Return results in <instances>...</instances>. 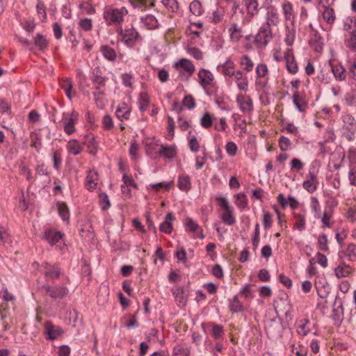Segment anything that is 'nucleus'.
Returning <instances> with one entry per match:
<instances>
[{
    "label": "nucleus",
    "mask_w": 356,
    "mask_h": 356,
    "mask_svg": "<svg viewBox=\"0 0 356 356\" xmlns=\"http://www.w3.org/2000/svg\"><path fill=\"white\" fill-rule=\"evenodd\" d=\"M44 330L46 339L49 341L56 339L64 333L63 330L60 326L55 325L50 321L44 323Z\"/></svg>",
    "instance_id": "obj_1"
},
{
    "label": "nucleus",
    "mask_w": 356,
    "mask_h": 356,
    "mask_svg": "<svg viewBox=\"0 0 356 356\" xmlns=\"http://www.w3.org/2000/svg\"><path fill=\"white\" fill-rule=\"evenodd\" d=\"M183 104L188 109H193L195 107V100L191 95H186L183 99Z\"/></svg>",
    "instance_id": "obj_52"
},
{
    "label": "nucleus",
    "mask_w": 356,
    "mask_h": 356,
    "mask_svg": "<svg viewBox=\"0 0 356 356\" xmlns=\"http://www.w3.org/2000/svg\"><path fill=\"white\" fill-rule=\"evenodd\" d=\"M104 17L109 24L121 22L122 21V16L118 8H110L104 13Z\"/></svg>",
    "instance_id": "obj_8"
},
{
    "label": "nucleus",
    "mask_w": 356,
    "mask_h": 356,
    "mask_svg": "<svg viewBox=\"0 0 356 356\" xmlns=\"http://www.w3.org/2000/svg\"><path fill=\"white\" fill-rule=\"evenodd\" d=\"M324 11L323 13V18L327 24H332L335 20L334 10L332 8H329L325 5L323 6Z\"/></svg>",
    "instance_id": "obj_26"
},
{
    "label": "nucleus",
    "mask_w": 356,
    "mask_h": 356,
    "mask_svg": "<svg viewBox=\"0 0 356 356\" xmlns=\"http://www.w3.org/2000/svg\"><path fill=\"white\" fill-rule=\"evenodd\" d=\"M100 207L102 211H106L111 207V203L107 194L104 192L100 193L99 195Z\"/></svg>",
    "instance_id": "obj_32"
},
{
    "label": "nucleus",
    "mask_w": 356,
    "mask_h": 356,
    "mask_svg": "<svg viewBox=\"0 0 356 356\" xmlns=\"http://www.w3.org/2000/svg\"><path fill=\"white\" fill-rule=\"evenodd\" d=\"M346 256L351 261H356V244L350 243L346 249Z\"/></svg>",
    "instance_id": "obj_49"
},
{
    "label": "nucleus",
    "mask_w": 356,
    "mask_h": 356,
    "mask_svg": "<svg viewBox=\"0 0 356 356\" xmlns=\"http://www.w3.org/2000/svg\"><path fill=\"white\" fill-rule=\"evenodd\" d=\"M279 147L282 152H286L291 145V140L286 136H282L278 140Z\"/></svg>",
    "instance_id": "obj_44"
},
{
    "label": "nucleus",
    "mask_w": 356,
    "mask_h": 356,
    "mask_svg": "<svg viewBox=\"0 0 356 356\" xmlns=\"http://www.w3.org/2000/svg\"><path fill=\"white\" fill-rule=\"evenodd\" d=\"M284 58L286 60L287 70L293 74H296L298 72V65L292 49H287L284 52Z\"/></svg>",
    "instance_id": "obj_6"
},
{
    "label": "nucleus",
    "mask_w": 356,
    "mask_h": 356,
    "mask_svg": "<svg viewBox=\"0 0 356 356\" xmlns=\"http://www.w3.org/2000/svg\"><path fill=\"white\" fill-rule=\"evenodd\" d=\"M178 188L182 191H188L191 188V178L188 175H181L178 178Z\"/></svg>",
    "instance_id": "obj_21"
},
{
    "label": "nucleus",
    "mask_w": 356,
    "mask_h": 356,
    "mask_svg": "<svg viewBox=\"0 0 356 356\" xmlns=\"http://www.w3.org/2000/svg\"><path fill=\"white\" fill-rule=\"evenodd\" d=\"M101 52L104 57L110 61H113L116 59V53L115 50L108 47V45H103L101 47Z\"/></svg>",
    "instance_id": "obj_23"
},
{
    "label": "nucleus",
    "mask_w": 356,
    "mask_h": 356,
    "mask_svg": "<svg viewBox=\"0 0 356 356\" xmlns=\"http://www.w3.org/2000/svg\"><path fill=\"white\" fill-rule=\"evenodd\" d=\"M282 10L286 20H291V19L293 18L294 15L293 13V6L291 3L286 2L283 3Z\"/></svg>",
    "instance_id": "obj_38"
},
{
    "label": "nucleus",
    "mask_w": 356,
    "mask_h": 356,
    "mask_svg": "<svg viewBox=\"0 0 356 356\" xmlns=\"http://www.w3.org/2000/svg\"><path fill=\"white\" fill-rule=\"evenodd\" d=\"M168 130L165 136L166 139L171 140L175 136V122L172 117H168Z\"/></svg>",
    "instance_id": "obj_36"
},
{
    "label": "nucleus",
    "mask_w": 356,
    "mask_h": 356,
    "mask_svg": "<svg viewBox=\"0 0 356 356\" xmlns=\"http://www.w3.org/2000/svg\"><path fill=\"white\" fill-rule=\"evenodd\" d=\"M189 9L191 13L195 16H200L203 13L202 5L198 0L193 1L190 4Z\"/></svg>",
    "instance_id": "obj_29"
},
{
    "label": "nucleus",
    "mask_w": 356,
    "mask_h": 356,
    "mask_svg": "<svg viewBox=\"0 0 356 356\" xmlns=\"http://www.w3.org/2000/svg\"><path fill=\"white\" fill-rule=\"evenodd\" d=\"M222 220L227 225H232L236 222V218L233 214V209L225 211L221 216Z\"/></svg>",
    "instance_id": "obj_27"
},
{
    "label": "nucleus",
    "mask_w": 356,
    "mask_h": 356,
    "mask_svg": "<svg viewBox=\"0 0 356 356\" xmlns=\"http://www.w3.org/2000/svg\"><path fill=\"white\" fill-rule=\"evenodd\" d=\"M266 14V25H277L279 23V17L275 7L270 6Z\"/></svg>",
    "instance_id": "obj_17"
},
{
    "label": "nucleus",
    "mask_w": 356,
    "mask_h": 356,
    "mask_svg": "<svg viewBox=\"0 0 356 356\" xmlns=\"http://www.w3.org/2000/svg\"><path fill=\"white\" fill-rule=\"evenodd\" d=\"M293 102L296 108L300 112L305 111V108L307 103L300 97V94L298 91H295L293 95Z\"/></svg>",
    "instance_id": "obj_24"
},
{
    "label": "nucleus",
    "mask_w": 356,
    "mask_h": 356,
    "mask_svg": "<svg viewBox=\"0 0 356 356\" xmlns=\"http://www.w3.org/2000/svg\"><path fill=\"white\" fill-rule=\"evenodd\" d=\"M58 214L62 220L65 222H69L70 220V210L65 202H58L56 203Z\"/></svg>",
    "instance_id": "obj_18"
},
{
    "label": "nucleus",
    "mask_w": 356,
    "mask_h": 356,
    "mask_svg": "<svg viewBox=\"0 0 356 356\" xmlns=\"http://www.w3.org/2000/svg\"><path fill=\"white\" fill-rule=\"evenodd\" d=\"M229 307L232 313H238L243 311V306L237 296H235L232 300H229Z\"/></svg>",
    "instance_id": "obj_25"
},
{
    "label": "nucleus",
    "mask_w": 356,
    "mask_h": 356,
    "mask_svg": "<svg viewBox=\"0 0 356 356\" xmlns=\"http://www.w3.org/2000/svg\"><path fill=\"white\" fill-rule=\"evenodd\" d=\"M198 77L200 79L199 83L204 89H206L208 86L216 88V83H213L214 80L213 75L209 70L201 69L198 72Z\"/></svg>",
    "instance_id": "obj_2"
},
{
    "label": "nucleus",
    "mask_w": 356,
    "mask_h": 356,
    "mask_svg": "<svg viewBox=\"0 0 356 356\" xmlns=\"http://www.w3.org/2000/svg\"><path fill=\"white\" fill-rule=\"evenodd\" d=\"M140 37L138 32L134 28L126 29L122 35V40L129 47H132L134 42Z\"/></svg>",
    "instance_id": "obj_11"
},
{
    "label": "nucleus",
    "mask_w": 356,
    "mask_h": 356,
    "mask_svg": "<svg viewBox=\"0 0 356 356\" xmlns=\"http://www.w3.org/2000/svg\"><path fill=\"white\" fill-rule=\"evenodd\" d=\"M272 37L273 35L270 26L268 25L263 26L259 29L258 33L254 37V41L265 47L268 43L269 39L272 38Z\"/></svg>",
    "instance_id": "obj_3"
},
{
    "label": "nucleus",
    "mask_w": 356,
    "mask_h": 356,
    "mask_svg": "<svg viewBox=\"0 0 356 356\" xmlns=\"http://www.w3.org/2000/svg\"><path fill=\"white\" fill-rule=\"evenodd\" d=\"M207 325L212 328L211 335L216 339H220L224 335V328L221 325L213 322L208 323Z\"/></svg>",
    "instance_id": "obj_22"
},
{
    "label": "nucleus",
    "mask_w": 356,
    "mask_h": 356,
    "mask_svg": "<svg viewBox=\"0 0 356 356\" xmlns=\"http://www.w3.org/2000/svg\"><path fill=\"white\" fill-rule=\"evenodd\" d=\"M162 3L172 13L176 12L179 8L177 0H162Z\"/></svg>",
    "instance_id": "obj_50"
},
{
    "label": "nucleus",
    "mask_w": 356,
    "mask_h": 356,
    "mask_svg": "<svg viewBox=\"0 0 356 356\" xmlns=\"http://www.w3.org/2000/svg\"><path fill=\"white\" fill-rule=\"evenodd\" d=\"M64 236L61 232H54L51 229H47L44 232L43 238L48 241L51 245L57 243Z\"/></svg>",
    "instance_id": "obj_13"
},
{
    "label": "nucleus",
    "mask_w": 356,
    "mask_h": 356,
    "mask_svg": "<svg viewBox=\"0 0 356 356\" xmlns=\"http://www.w3.org/2000/svg\"><path fill=\"white\" fill-rule=\"evenodd\" d=\"M186 229L191 232H195L198 228V224L191 218H187L185 222Z\"/></svg>",
    "instance_id": "obj_54"
},
{
    "label": "nucleus",
    "mask_w": 356,
    "mask_h": 356,
    "mask_svg": "<svg viewBox=\"0 0 356 356\" xmlns=\"http://www.w3.org/2000/svg\"><path fill=\"white\" fill-rule=\"evenodd\" d=\"M350 268V266L348 264H346L344 262H341L337 267L334 268V273L336 277L340 279L349 276L351 273L349 270Z\"/></svg>",
    "instance_id": "obj_16"
},
{
    "label": "nucleus",
    "mask_w": 356,
    "mask_h": 356,
    "mask_svg": "<svg viewBox=\"0 0 356 356\" xmlns=\"http://www.w3.org/2000/svg\"><path fill=\"white\" fill-rule=\"evenodd\" d=\"M273 224L272 216L268 212L263 213V225L265 229H269Z\"/></svg>",
    "instance_id": "obj_59"
},
{
    "label": "nucleus",
    "mask_w": 356,
    "mask_h": 356,
    "mask_svg": "<svg viewBox=\"0 0 356 356\" xmlns=\"http://www.w3.org/2000/svg\"><path fill=\"white\" fill-rule=\"evenodd\" d=\"M42 288L46 291V293L53 299L63 298L68 293V289L65 286H43Z\"/></svg>",
    "instance_id": "obj_4"
},
{
    "label": "nucleus",
    "mask_w": 356,
    "mask_h": 356,
    "mask_svg": "<svg viewBox=\"0 0 356 356\" xmlns=\"http://www.w3.org/2000/svg\"><path fill=\"white\" fill-rule=\"evenodd\" d=\"M149 97L147 92H141L139 97V109L140 111H145L149 106Z\"/></svg>",
    "instance_id": "obj_33"
},
{
    "label": "nucleus",
    "mask_w": 356,
    "mask_h": 356,
    "mask_svg": "<svg viewBox=\"0 0 356 356\" xmlns=\"http://www.w3.org/2000/svg\"><path fill=\"white\" fill-rule=\"evenodd\" d=\"M224 13H225V11H224L223 8H222V10H220L218 9L216 10H214L212 14L213 17L211 19V22L213 24H218L220 22H221L222 19V17L224 16Z\"/></svg>",
    "instance_id": "obj_58"
},
{
    "label": "nucleus",
    "mask_w": 356,
    "mask_h": 356,
    "mask_svg": "<svg viewBox=\"0 0 356 356\" xmlns=\"http://www.w3.org/2000/svg\"><path fill=\"white\" fill-rule=\"evenodd\" d=\"M309 44L316 52L322 51L324 45L323 38L318 31L314 32L312 38L309 40Z\"/></svg>",
    "instance_id": "obj_10"
},
{
    "label": "nucleus",
    "mask_w": 356,
    "mask_h": 356,
    "mask_svg": "<svg viewBox=\"0 0 356 356\" xmlns=\"http://www.w3.org/2000/svg\"><path fill=\"white\" fill-rule=\"evenodd\" d=\"M235 79H236L237 87L241 90H246L248 86L247 76L241 70L235 72Z\"/></svg>",
    "instance_id": "obj_14"
},
{
    "label": "nucleus",
    "mask_w": 356,
    "mask_h": 356,
    "mask_svg": "<svg viewBox=\"0 0 356 356\" xmlns=\"http://www.w3.org/2000/svg\"><path fill=\"white\" fill-rule=\"evenodd\" d=\"M186 51L196 60H201L202 58V52L197 47H188Z\"/></svg>",
    "instance_id": "obj_48"
},
{
    "label": "nucleus",
    "mask_w": 356,
    "mask_h": 356,
    "mask_svg": "<svg viewBox=\"0 0 356 356\" xmlns=\"http://www.w3.org/2000/svg\"><path fill=\"white\" fill-rule=\"evenodd\" d=\"M60 275V269L58 268V266H53L52 268H50L49 269H47V270L45 271L46 277L51 280L58 278Z\"/></svg>",
    "instance_id": "obj_41"
},
{
    "label": "nucleus",
    "mask_w": 356,
    "mask_h": 356,
    "mask_svg": "<svg viewBox=\"0 0 356 356\" xmlns=\"http://www.w3.org/2000/svg\"><path fill=\"white\" fill-rule=\"evenodd\" d=\"M180 67L186 72H188L190 75H191L195 72V66L193 63L186 59L181 58L179 63Z\"/></svg>",
    "instance_id": "obj_28"
},
{
    "label": "nucleus",
    "mask_w": 356,
    "mask_h": 356,
    "mask_svg": "<svg viewBox=\"0 0 356 356\" xmlns=\"http://www.w3.org/2000/svg\"><path fill=\"white\" fill-rule=\"evenodd\" d=\"M216 201L218 202V205L222 207L225 211L233 209L231 206H229V202L225 197H216Z\"/></svg>",
    "instance_id": "obj_64"
},
{
    "label": "nucleus",
    "mask_w": 356,
    "mask_h": 356,
    "mask_svg": "<svg viewBox=\"0 0 356 356\" xmlns=\"http://www.w3.org/2000/svg\"><path fill=\"white\" fill-rule=\"evenodd\" d=\"M347 47L356 51V30L350 31V38L347 41Z\"/></svg>",
    "instance_id": "obj_53"
},
{
    "label": "nucleus",
    "mask_w": 356,
    "mask_h": 356,
    "mask_svg": "<svg viewBox=\"0 0 356 356\" xmlns=\"http://www.w3.org/2000/svg\"><path fill=\"white\" fill-rule=\"evenodd\" d=\"M31 146L36 149L38 152H40L41 147H42V143H41V138L39 137V136L35 134V132H31Z\"/></svg>",
    "instance_id": "obj_39"
},
{
    "label": "nucleus",
    "mask_w": 356,
    "mask_h": 356,
    "mask_svg": "<svg viewBox=\"0 0 356 356\" xmlns=\"http://www.w3.org/2000/svg\"><path fill=\"white\" fill-rule=\"evenodd\" d=\"M213 121V119L211 115L209 113L207 112L202 115L200 120V124L204 128L208 129L212 126Z\"/></svg>",
    "instance_id": "obj_40"
},
{
    "label": "nucleus",
    "mask_w": 356,
    "mask_h": 356,
    "mask_svg": "<svg viewBox=\"0 0 356 356\" xmlns=\"http://www.w3.org/2000/svg\"><path fill=\"white\" fill-rule=\"evenodd\" d=\"M172 185H173L172 181H171L170 182L163 181V182H158L156 184H151L149 185V187H150L156 191H159L161 188H164L166 191H168Z\"/></svg>",
    "instance_id": "obj_46"
},
{
    "label": "nucleus",
    "mask_w": 356,
    "mask_h": 356,
    "mask_svg": "<svg viewBox=\"0 0 356 356\" xmlns=\"http://www.w3.org/2000/svg\"><path fill=\"white\" fill-rule=\"evenodd\" d=\"M107 80V77L102 76V70L99 66L92 69L91 81L94 84L105 87Z\"/></svg>",
    "instance_id": "obj_12"
},
{
    "label": "nucleus",
    "mask_w": 356,
    "mask_h": 356,
    "mask_svg": "<svg viewBox=\"0 0 356 356\" xmlns=\"http://www.w3.org/2000/svg\"><path fill=\"white\" fill-rule=\"evenodd\" d=\"M156 154L165 159H172L177 156V148L174 145H161Z\"/></svg>",
    "instance_id": "obj_7"
},
{
    "label": "nucleus",
    "mask_w": 356,
    "mask_h": 356,
    "mask_svg": "<svg viewBox=\"0 0 356 356\" xmlns=\"http://www.w3.org/2000/svg\"><path fill=\"white\" fill-rule=\"evenodd\" d=\"M220 67L222 68V72L225 76H232L235 74V71L232 70L235 65L231 59L228 58L223 64L218 65L217 68L219 69Z\"/></svg>",
    "instance_id": "obj_20"
},
{
    "label": "nucleus",
    "mask_w": 356,
    "mask_h": 356,
    "mask_svg": "<svg viewBox=\"0 0 356 356\" xmlns=\"http://www.w3.org/2000/svg\"><path fill=\"white\" fill-rule=\"evenodd\" d=\"M33 44V47H38V50L43 51L48 47L49 42L43 35L37 33L34 38V44Z\"/></svg>",
    "instance_id": "obj_19"
},
{
    "label": "nucleus",
    "mask_w": 356,
    "mask_h": 356,
    "mask_svg": "<svg viewBox=\"0 0 356 356\" xmlns=\"http://www.w3.org/2000/svg\"><path fill=\"white\" fill-rule=\"evenodd\" d=\"M64 131L67 135L75 132L74 120L72 118H68L64 121Z\"/></svg>",
    "instance_id": "obj_37"
},
{
    "label": "nucleus",
    "mask_w": 356,
    "mask_h": 356,
    "mask_svg": "<svg viewBox=\"0 0 356 356\" xmlns=\"http://www.w3.org/2000/svg\"><path fill=\"white\" fill-rule=\"evenodd\" d=\"M180 355H183V356H189L190 350L179 345H177L173 348V355L179 356Z\"/></svg>",
    "instance_id": "obj_56"
},
{
    "label": "nucleus",
    "mask_w": 356,
    "mask_h": 356,
    "mask_svg": "<svg viewBox=\"0 0 356 356\" xmlns=\"http://www.w3.org/2000/svg\"><path fill=\"white\" fill-rule=\"evenodd\" d=\"M344 122L346 124V129L353 134L356 130V122L354 118L351 115H348L344 120Z\"/></svg>",
    "instance_id": "obj_47"
},
{
    "label": "nucleus",
    "mask_w": 356,
    "mask_h": 356,
    "mask_svg": "<svg viewBox=\"0 0 356 356\" xmlns=\"http://www.w3.org/2000/svg\"><path fill=\"white\" fill-rule=\"evenodd\" d=\"M332 71L334 77L339 81H343L346 79L345 69L342 65L332 67Z\"/></svg>",
    "instance_id": "obj_34"
},
{
    "label": "nucleus",
    "mask_w": 356,
    "mask_h": 356,
    "mask_svg": "<svg viewBox=\"0 0 356 356\" xmlns=\"http://www.w3.org/2000/svg\"><path fill=\"white\" fill-rule=\"evenodd\" d=\"M241 65H245L244 70L247 72H250L253 67L254 63L248 55H243L241 58Z\"/></svg>",
    "instance_id": "obj_51"
},
{
    "label": "nucleus",
    "mask_w": 356,
    "mask_h": 356,
    "mask_svg": "<svg viewBox=\"0 0 356 356\" xmlns=\"http://www.w3.org/2000/svg\"><path fill=\"white\" fill-rule=\"evenodd\" d=\"M256 73L258 78L264 77L268 73V67L266 64H259L256 68Z\"/></svg>",
    "instance_id": "obj_61"
},
{
    "label": "nucleus",
    "mask_w": 356,
    "mask_h": 356,
    "mask_svg": "<svg viewBox=\"0 0 356 356\" xmlns=\"http://www.w3.org/2000/svg\"><path fill=\"white\" fill-rule=\"evenodd\" d=\"M102 123L104 128L106 130H111L113 128V120L109 115L104 116Z\"/></svg>",
    "instance_id": "obj_63"
},
{
    "label": "nucleus",
    "mask_w": 356,
    "mask_h": 356,
    "mask_svg": "<svg viewBox=\"0 0 356 356\" xmlns=\"http://www.w3.org/2000/svg\"><path fill=\"white\" fill-rule=\"evenodd\" d=\"M245 6L247 7L248 15L252 17L258 11L259 3L257 0H248V1L246 2Z\"/></svg>",
    "instance_id": "obj_31"
},
{
    "label": "nucleus",
    "mask_w": 356,
    "mask_h": 356,
    "mask_svg": "<svg viewBox=\"0 0 356 356\" xmlns=\"http://www.w3.org/2000/svg\"><path fill=\"white\" fill-rule=\"evenodd\" d=\"M81 28L85 31H89L92 29V23L90 18L81 19L79 22Z\"/></svg>",
    "instance_id": "obj_55"
},
{
    "label": "nucleus",
    "mask_w": 356,
    "mask_h": 356,
    "mask_svg": "<svg viewBox=\"0 0 356 356\" xmlns=\"http://www.w3.org/2000/svg\"><path fill=\"white\" fill-rule=\"evenodd\" d=\"M225 149H226L227 153L229 156H234L236 155L238 148H237L236 145L234 142H228L226 144Z\"/></svg>",
    "instance_id": "obj_62"
},
{
    "label": "nucleus",
    "mask_w": 356,
    "mask_h": 356,
    "mask_svg": "<svg viewBox=\"0 0 356 356\" xmlns=\"http://www.w3.org/2000/svg\"><path fill=\"white\" fill-rule=\"evenodd\" d=\"M172 292L179 307H184L186 305L189 293L188 289L180 286L172 290Z\"/></svg>",
    "instance_id": "obj_5"
},
{
    "label": "nucleus",
    "mask_w": 356,
    "mask_h": 356,
    "mask_svg": "<svg viewBox=\"0 0 356 356\" xmlns=\"http://www.w3.org/2000/svg\"><path fill=\"white\" fill-rule=\"evenodd\" d=\"M293 217L296 219L295 227L300 231L302 232L305 229V218L301 213H294Z\"/></svg>",
    "instance_id": "obj_30"
},
{
    "label": "nucleus",
    "mask_w": 356,
    "mask_h": 356,
    "mask_svg": "<svg viewBox=\"0 0 356 356\" xmlns=\"http://www.w3.org/2000/svg\"><path fill=\"white\" fill-rule=\"evenodd\" d=\"M140 20L149 30H154L159 27L158 20L152 15H147L145 17H141Z\"/></svg>",
    "instance_id": "obj_15"
},
{
    "label": "nucleus",
    "mask_w": 356,
    "mask_h": 356,
    "mask_svg": "<svg viewBox=\"0 0 356 356\" xmlns=\"http://www.w3.org/2000/svg\"><path fill=\"white\" fill-rule=\"evenodd\" d=\"M235 197H236V205L239 208L243 209L245 207H247V206H248V197H247V195L245 193H238Z\"/></svg>",
    "instance_id": "obj_43"
},
{
    "label": "nucleus",
    "mask_w": 356,
    "mask_h": 356,
    "mask_svg": "<svg viewBox=\"0 0 356 356\" xmlns=\"http://www.w3.org/2000/svg\"><path fill=\"white\" fill-rule=\"evenodd\" d=\"M336 207V204L334 202H327L326 208L323 212V215L321 219L330 220L333 214V208Z\"/></svg>",
    "instance_id": "obj_42"
},
{
    "label": "nucleus",
    "mask_w": 356,
    "mask_h": 356,
    "mask_svg": "<svg viewBox=\"0 0 356 356\" xmlns=\"http://www.w3.org/2000/svg\"><path fill=\"white\" fill-rule=\"evenodd\" d=\"M188 146L192 152L196 153L200 150V143L195 136H193L189 140Z\"/></svg>",
    "instance_id": "obj_57"
},
{
    "label": "nucleus",
    "mask_w": 356,
    "mask_h": 356,
    "mask_svg": "<svg viewBox=\"0 0 356 356\" xmlns=\"http://www.w3.org/2000/svg\"><path fill=\"white\" fill-rule=\"evenodd\" d=\"M318 184L305 180L302 184V186L307 192L313 193L316 190Z\"/></svg>",
    "instance_id": "obj_60"
},
{
    "label": "nucleus",
    "mask_w": 356,
    "mask_h": 356,
    "mask_svg": "<svg viewBox=\"0 0 356 356\" xmlns=\"http://www.w3.org/2000/svg\"><path fill=\"white\" fill-rule=\"evenodd\" d=\"M236 102L242 112L252 111L253 104L250 97L238 95L236 97Z\"/></svg>",
    "instance_id": "obj_9"
},
{
    "label": "nucleus",
    "mask_w": 356,
    "mask_h": 356,
    "mask_svg": "<svg viewBox=\"0 0 356 356\" xmlns=\"http://www.w3.org/2000/svg\"><path fill=\"white\" fill-rule=\"evenodd\" d=\"M86 138H88V152L90 154L95 155L97 152L98 145L97 143L95 140V137L92 136L91 138H90L89 136L86 135Z\"/></svg>",
    "instance_id": "obj_35"
},
{
    "label": "nucleus",
    "mask_w": 356,
    "mask_h": 356,
    "mask_svg": "<svg viewBox=\"0 0 356 356\" xmlns=\"http://www.w3.org/2000/svg\"><path fill=\"white\" fill-rule=\"evenodd\" d=\"M318 244L321 250L328 252L329 248L327 246V237L325 234H321L318 238Z\"/></svg>",
    "instance_id": "obj_45"
}]
</instances>
